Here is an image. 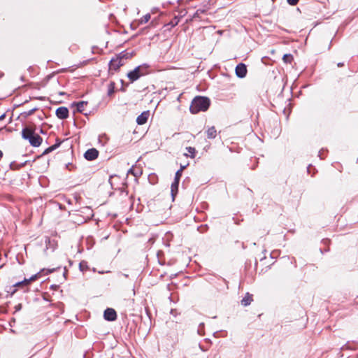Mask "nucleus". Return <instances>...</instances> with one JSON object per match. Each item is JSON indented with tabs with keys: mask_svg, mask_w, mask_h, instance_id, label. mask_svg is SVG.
Returning <instances> with one entry per match:
<instances>
[{
	"mask_svg": "<svg viewBox=\"0 0 358 358\" xmlns=\"http://www.w3.org/2000/svg\"><path fill=\"white\" fill-rule=\"evenodd\" d=\"M343 65H344V64L343 62H339V63L337 64V66L338 67H342V66H343Z\"/></svg>",
	"mask_w": 358,
	"mask_h": 358,
	"instance_id": "obj_27",
	"label": "nucleus"
},
{
	"mask_svg": "<svg viewBox=\"0 0 358 358\" xmlns=\"http://www.w3.org/2000/svg\"><path fill=\"white\" fill-rule=\"evenodd\" d=\"M87 102L85 101H80L76 103H73V106H76V110L78 112H83L85 109V106L87 105Z\"/></svg>",
	"mask_w": 358,
	"mask_h": 358,
	"instance_id": "obj_12",
	"label": "nucleus"
},
{
	"mask_svg": "<svg viewBox=\"0 0 358 358\" xmlns=\"http://www.w3.org/2000/svg\"><path fill=\"white\" fill-rule=\"evenodd\" d=\"M184 169H185V166H181V168H180V169H182V171Z\"/></svg>",
	"mask_w": 358,
	"mask_h": 358,
	"instance_id": "obj_29",
	"label": "nucleus"
},
{
	"mask_svg": "<svg viewBox=\"0 0 358 358\" xmlns=\"http://www.w3.org/2000/svg\"><path fill=\"white\" fill-rule=\"evenodd\" d=\"M180 17H178V16H175L171 21L168 24L169 25H171L172 27L176 26L179 22H180Z\"/></svg>",
	"mask_w": 358,
	"mask_h": 358,
	"instance_id": "obj_17",
	"label": "nucleus"
},
{
	"mask_svg": "<svg viewBox=\"0 0 358 358\" xmlns=\"http://www.w3.org/2000/svg\"><path fill=\"white\" fill-rule=\"evenodd\" d=\"M115 192H120V193H124V192L122 190V188H118L115 189V191H113V194H115Z\"/></svg>",
	"mask_w": 358,
	"mask_h": 358,
	"instance_id": "obj_24",
	"label": "nucleus"
},
{
	"mask_svg": "<svg viewBox=\"0 0 358 358\" xmlns=\"http://www.w3.org/2000/svg\"><path fill=\"white\" fill-rule=\"evenodd\" d=\"M210 99L204 96L195 97L190 105L189 110L192 114H196L201 111H206L210 106Z\"/></svg>",
	"mask_w": 358,
	"mask_h": 358,
	"instance_id": "obj_1",
	"label": "nucleus"
},
{
	"mask_svg": "<svg viewBox=\"0 0 358 358\" xmlns=\"http://www.w3.org/2000/svg\"><path fill=\"white\" fill-rule=\"evenodd\" d=\"M182 176V169H179L178 171H176V175H175V178H174V180L175 182H180V179Z\"/></svg>",
	"mask_w": 358,
	"mask_h": 358,
	"instance_id": "obj_20",
	"label": "nucleus"
},
{
	"mask_svg": "<svg viewBox=\"0 0 358 358\" xmlns=\"http://www.w3.org/2000/svg\"><path fill=\"white\" fill-rule=\"evenodd\" d=\"M97 157H98V151L94 148L90 149V150H87L85 153V157L87 160L95 159Z\"/></svg>",
	"mask_w": 358,
	"mask_h": 358,
	"instance_id": "obj_7",
	"label": "nucleus"
},
{
	"mask_svg": "<svg viewBox=\"0 0 358 358\" xmlns=\"http://www.w3.org/2000/svg\"><path fill=\"white\" fill-rule=\"evenodd\" d=\"M287 1L288 3L292 6H294L299 2V0H287Z\"/></svg>",
	"mask_w": 358,
	"mask_h": 358,
	"instance_id": "obj_22",
	"label": "nucleus"
},
{
	"mask_svg": "<svg viewBox=\"0 0 358 358\" xmlns=\"http://www.w3.org/2000/svg\"><path fill=\"white\" fill-rule=\"evenodd\" d=\"M111 85H112V84H110L109 87H110ZM108 94H110L112 93V88L111 87L108 88Z\"/></svg>",
	"mask_w": 358,
	"mask_h": 358,
	"instance_id": "obj_26",
	"label": "nucleus"
},
{
	"mask_svg": "<svg viewBox=\"0 0 358 358\" xmlns=\"http://www.w3.org/2000/svg\"><path fill=\"white\" fill-rule=\"evenodd\" d=\"M20 285H26V282L23 281H21V282H17L15 285V287H19Z\"/></svg>",
	"mask_w": 358,
	"mask_h": 358,
	"instance_id": "obj_23",
	"label": "nucleus"
},
{
	"mask_svg": "<svg viewBox=\"0 0 358 358\" xmlns=\"http://www.w3.org/2000/svg\"><path fill=\"white\" fill-rule=\"evenodd\" d=\"M104 318L108 321L112 320V308H107L104 312Z\"/></svg>",
	"mask_w": 358,
	"mask_h": 358,
	"instance_id": "obj_14",
	"label": "nucleus"
},
{
	"mask_svg": "<svg viewBox=\"0 0 358 358\" xmlns=\"http://www.w3.org/2000/svg\"><path fill=\"white\" fill-rule=\"evenodd\" d=\"M56 148V145H52V146H50L49 148H48L44 152H43V155H46V154H48L49 152H52V150H55V148Z\"/></svg>",
	"mask_w": 358,
	"mask_h": 358,
	"instance_id": "obj_21",
	"label": "nucleus"
},
{
	"mask_svg": "<svg viewBox=\"0 0 358 358\" xmlns=\"http://www.w3.org/2000/svg\"><path fill=\"white\" fill-rule=\"evenodd\" d=\"M41 272H39L34 275H32L30 278L29 279H24V282H26V285H29L31 282L36 280L37 278H38L40 276H41Z\"/></svg>",
	"mask_w": 358,
	"mask_h": 358,
	"instance_id": "obj_13",
	"label": "nucleus"
},
{
	"mask_svg": "<svg viewBox=\"0 0 358 358\" xmlns=\"http://www.w3.org/2000/svg\"><path fill=\"white\" fill-rule=\"evenodd\" d=\"M149 115H150L149 111H144V112H143L136 118L137 124H139V125L144 124L147 122V120H148V119L149 117Z\"/></svg>",
	"mask_w": 358,
	"mask_h": 358,
	"instance_id": "obj_6",
	"label": "nucleus"
},
{
	"mask_svg": "<svg viewBox=\"0 0 358 358\" xmlns=\"http://www.w3.org/2000/svg\"><path fill=\"white\" fill-rule=\"evenodd\" d=\"M206 13V10L204 9H198L195 13L193 15L192 17L193 18H200L201 17V15Z\"/></svg>",
	"mask_w": 358,
	"mask_h": 358,
	"instance_id": "obj_19",
	"label": "nucleus"
},
{
	"mask_svg": "<svg viewBox=\"0 0 358 358\" xmlns=\"http://www.w3.org/2000/svg\"><path fill=\"white\" fill-rule=\"evenodd\" d=\"M178 185H179V182H175V181H173L172 182V184H171V196H172V198H173V200H174V198H175L176 195L178 193Z\"/></svg>",
	"mask_w": 358,
	"mask_h": 358,
	"instance_id": "obj_10",
	"label": "nucleus"
},
{
	"mask_svg": "<svg viewBox=\"0 0 358 358\" xmlns=\"http://www.w3.org/2000/svg\"><path fill=\"white\" fill-rule=\"evenodd\" d=\"M282 60L286 64H291L293 60V56L290 54H285L282 57Z\"/></svg>",
	"mask_w": 358,
	"mask_h": 358,
	"instance_id": "obj_15",
	"label": "nucleus"
},
{
	"mask_svg": "<svg viewBox=\"0 0 358 358\" xmlns=\"http://www.w3.org/2000/svg\"><path fill=\"white\" fill-rule=\"evenodd\" d=\"M236 75L240 78H243L247 74V67L243 63H240L236 66L235 69Z\"/></svg>",
	"mask_w": 358,
	"mask_h": 358,
	"instance_id": "obj_5",
	"label": "nucleus"
},
{
	"mask_svg": "<svg viewBox=\"0 0 358 358\" xmlns=\"http://www.w3.org/2000/svg\"><path fill=\"white\" fill-rule=\"evenodd\" d=\"M148 68L149 66L145 64L139 65L127 73V78L131 83H134L141 77L147 75L148 73Z\"/></svg>",
	"mask_w": 358,
	"mask_h": 358,
	"instance_id": "obj_3",
	"label": "nucleus"
},
{
	"mask_svg": "<svg viewBox=\"0 0 358 358\" xmlns=\"http://www.w3.org/2000/svg\"><path fill=\"white\" fill-rule=\"evenodd\" d=\"M16 291V289H14L13 292H12V294L15 293Z\"/></svg>",
	"mask_w": 358,
	"mask_h": 358,
	"instance_id": "obj_32",
	"label": "nucleus"
},
{
	"mask_svg": "<svg viewBox=\"0 0 358 358\" xmlns=\"http://www.w3.org/2000/svg\"><path fill=\"white\" fill-rule=\"evenodd\" d=\"M206 134L208 138L213 139L217 136V131L215 128V127H209L206 131Z\"/></svg>",
	"mask_w": 358,
	"mask_h": 358,
	"instance_id": "obj_9",
	"label": "nucleus"
},
{
	"mask_svg": "<svg viewBox=\"0 0 358 358\" xmlns=\"http://www.w3.org/2000/svg\"><path fill=\"white\" fill-rule=\"evenodd\" d=\"M22 137L33 147H39L43 142L42 138L31 127H24L22 130Z\"/></svg>",
	"mask_w": 358,
	"mask_h": 358,
	"instance_id": "obj_2",
	"label": "nucleus"
},
{
	"mask_svg": "<svg viewBox=\"0 0 358 358\" xmlns=\"http://www.w3.org/2000/svg\"><path fill=\"white\" fill-rule=\"evenodd\" d=\"M150 13H147L146 15H145L144 16H143L141 20H140V24H145V23H147L150 19Z\"/></svg>",
	"mask_w": 358,
	"mask_h": 358,
	"instance_id": "obj_18",
	"label": "nucleus"
},
{
	"mask_svg": "<svg viewBox=\"0 0 358 358\" xmlns=\"http://www.w3.org/2000/svg\"><path fill=\"white\" fill-rule=\"evenodd\" d=\"M122 275H123V276H124V277H126V278L128 276V275H126V274H122Z\"/></svg>",
	"mask_w": 358,
	"mask_h": 358,
	"instance_id": "obj_31",
	"label": "nucleus"
},
{
	"mask_svg": "<svg viewBox=\"0 0 358 358\" xmlns=\"http://www.w3.org/2000/svg\"><path fill=\"white\" fill-rule=\"evenodd\" d=\"M56 115L60 119H65L69 115V110L65 107H60L57 109Z\"/></svg>",
	"mask_w": 358,
	"mask_h": 358,
	"instance_id": "obj_8",
	"label": "nucleus"
},
{
	"mask_svg": "<svg viewBox=\"0 0 358 358\" xmlns=\"http://www.w3.org/2000/svg\"><path fill=\"white\" fill-rule=\"evenodd\" d=\"M117 318V313L115 310L113 309V321L115 320Z\"/></svg>",
	"mask_w": 358,
	"mask_h": 358,
	"instance_id": "obj_25",
	"label": "nucleus"
},
{
	"mask_svg": "<svg viewBox=\"0 0 358 358\" xmlns=\"http://www.w3.org/2000/svg\"><path fill=\"white\" fill-rule=\"evenodd\" d=\"M252 301V296L249 293H247L245 296L241 300V304L243 306H247Z\"/></svg>",
	"mask_w": 358,
	"mask_h": 358,
	"instance_id": "obj_11",
	"label": "nucleus"
},
{
	"mask_svg": "<svg viewBox=\"0 0 358 358\" xmlns=\"http://www.w3.org/2000/svg\"><path fill=\"white\" fill-rule=\"evenodd\" d=\"M5 117V115H2L0 116V120H3Z\"/></svg>",
	"mask_w": 358,
	"mask_h": 358,
	"instance_id": "obj_28",
	"label": "nucleus"
},
{
	"mask_svg": "<svg viewBox=\"0 0 358 358\" xmlns=\"http://www.w3.org/2000/svg\"><path fill=\"white\" fill-rule=\"evenodd\" d=\"M132 57V53L127 51H122L116 55L115 58H113V70H117L122 66H123L126 61Z\"/></svg>",
	"mask_w": 358,
	"mask_h": 358,
	"instance_id": "obj_4",
	"label": "nucleus"
},
{
	"mask_svg": "<svg viewBox=\"0 0 358 358\" xmlns=\"http://www.w3.org/2000/svg\"><path fill=\"white\" fill-rule=\"evenodd\" d=\"M112 64V59L109 62V65L110 66Z\"/></svg>",
	"mask_w": 358,
	"mask_h": 358,
	"instance_id": "obj_30",
	"label": "nucleus"
},
{
	"mask_svg": "<svg viewBox=\"0 0 358 358\" xmlns=\"http://www.w3.org/2000/svg\"><path fill=\"white\" fill-rule=\"evenodd\" d=\"M357 358H358V356H357Z\"/></svg>",
	"mask_w": 358,
	"mask_h": 358,
	"instance_id": "obj_33",
	"label": "nucleus"
},
{
	"mask_svg": "<svg viewBox=\"0 0 358 358\" xmlns=\"http://www.w3.org/2000/svg\"><path fill=\"white\" fill-rule=\"evenodd\" d=\"M186 150H187V152L189 153V156L191 158H194V157H195V152H196L195 148H192V147H187ZM186 155L188 156L187 154H186Z\"/></svg>",
	"mask_w": 358,
	"mask_h": 358,
	"instance_id": "obj_16",
	"label": "nucleus"
}]
</instances>
